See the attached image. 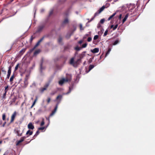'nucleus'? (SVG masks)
<instances>
[{"instance_id": "obj_43", "label": "nucleus", "mask_w": 155, "mask_h": 155, "mask_svg": "<svg viewBox=\"0 0 155 155\" xmlns=\"http://www.w3.org/2000/svg\"><path fill=\"white\" fill-rule=\"evenodd\" d=\"M18 66H19V64H18L16 65V66L15 67V71H16V70H17L18 69Z\"/></svg>"}, {"instance_id": "obj_38", "label": "nucleus", "mask_w": 155, "mask_h": 155, "mask_svg": "<svg viewBox=\"0 0 155 155\" xmlns=\"http://www.w3.org/2000/svg\"><path fill=\"white\" fill-rule=\"evenodd\" d=\"M98 38V35H95L94 37V40H97Z\"/></svg>"}, {"instance_id": "obj_37", "label": "nucleus", "mask_w": 155, "mask_h": 155, "mask_svg": "<svg viewBox=\"0 0 155 155\" xmlns=\"http://www.w3.org/2000/svg\"><path fill=\"white\" fill-rule=\"evenodd\" d=\"M44 124H45V122H44V119H43L41 121V123L40 125H41V126H43Z\"/></svg>"}, {"instance_id": "obj_36", "label": "nucleus", "mask_w": 155, "mask_h": 155, "mask_svg": "<svg viewBox=\"0 0 155 155\" xmlns=\"http://www.w3.org/2000/svg\"><path fill=\"white\" fill-rule=\"evenodd\" d=\"M119 42V41L118 40H116L113 43V45H117Z\"/></svg>"}, {"instance_id": "obj_33", "label": "nucleus", "mask_w": 155, "mask_h": 155, "mask_svg": "<svg viewBox=\"0 0 155 155\" xmlns=\"http://www.w3.org/2000/svg\"><path fill=\"white\" fill-rule=\"evenodd\" d=\"M108 31L107 30H106L105 32H104V34L103 35V36L104 37H105V36H106L107 35V33H108Z\"/></svg>"}, {"instance_id": "obj_64", "label": "nucleus", "mask_w": 155, "mask_h": 155, "mask_svg": "<svg viewBox=\"0 0 155 155\" xmlns=\"http://www.w3.org/2000/svg\"><path fill=\"white\" fill-rule=\"evenodd\" d=\"M65 15H68V14H67V13H65Z\"/></svg>"}, {"instance_id": "obj_62", "label": "nucleus", "mask_w": 155, "mask_h": 155, "mask_svg": "<svg viewBox=\"0 0 155 155\" xmlns=\"http://www.w3.org/2000/svg\"><path fill=\"white\" fill-rule=\"evenodd\" d=\"M42 64H41V69H42Z\"/></svg>"}, {"instance_id": "obj_59", "label": "nucleus", "mask_w": 155, "mask_h": 155, "mask_svg": "<svg viewBox=\"0 0 155 155\" xmlns=\"http://www.w3.org/2000/svg\"><path fill=\"white\" fill-rule=\"evenodd\" d=\"M114 27V25H112L110 26V28H113Z\"/></svg>"}, {"instance_id": "obj_12", "label": "nucleus", "mask_w": 155, "mask_h": 155, "mask_svg": "<svg viewBox=\"0 0 155 155\" xmlns=\"http://www.w3.org/2000/svg\"><path fill=\"white\" fill-rule=\"evenodd\" d=\"M28 127L29 129L33 130L34 128V125L31 123H30L28 124Z\"/></svg>"}, {"instance_id": "obj_13", "label": "nucleus", "mask_w": 155, "mask_h": 155, "mask_svg": "<svg viewBox=\"0 0 155 155\" xmlns=\"http://www.w3.org/2000/svg\"><path fill=\"white\" fill-rule=\"evenodd\" d=\"M33 134V131H31L30 130H28L26 132V135H27L26 137H28L29 136Z\"/></svg>"}, {"instance_id": "obj_4", "label": "nucleus", "mask_w": 155, "mask_h": 155, "mask_svg": "<svg viewBox=\"0 0 155 155\" xmlns=\"http://www.w3.org/2000/svg\"><path fill=\"white\" fill-rule=\"evenodd\" d=\"M45 27V24H42L38 26L36 31V33H40L41 32Z\"/></svg>"}, {"instance_id": "obj_53", "label": "nucleus", "mask_w": 155, "mask_h": 155, "mask_svg": "<svg viewBox=\"0 0 155 155\" xmlns=\"http://www.w3.org/2000/svg\"><path fill=\"white\" fill-rule=\"evenodd\" d=\"M10 75L11 74H7V78L8 79L9 78Z\"/></svg>"}, {"instance_id": "obj_49", "label": "nucleus", "mask_w": 155, "mask_h": 155, "mask_svg": "<svg viewBox=\"0 0 155 155\" xmlns=\"http://www.w3.org/2000/svg\"><path fill=\"white\" fill-rule=\"evenodd\" d=\"M25 51V49H22L20 51V53H24Z\"/></svg>"}, {"instance_id": "obj_34", "label": "nucleus", "mask_w": 155, "mask_h": 155, "mask_svg": "<svg viewBox=\"0 0 155 155\" xmlns=\"http://www.w3.org/2000/svg\"><path fill=\"white\" fill-rule=\"evenodd\" d=\"M105 21V20L104 18L101 19L100 21V23L101 24H103Z\"/></svg>"}, {"instance_id": "obj_56", "label": "nucleus", "mask_w": 155, "mask_h": 155, "mask_svg": "<svg viewBox=\"0 0 155 155\" xmlns=\"http://www.w3.org/2000/svg\"><path fill=\"white\" fill-rule=\"evenodd\" d=\"M101 26L100 25V24H98L97 25V28H99L101 27Z\"/></svg>"}, {"instance_id": "obj_60", "label": "nucleus", "mask_w": 155, "mask_h": 155, "mask_svg": "<svg viewBox=\"0 0 155 155\" xmlns=\"http://www.w3.org/2000/svg\"><path fill=\"white\" fill-rule=\"evenodd\" d=\"M14 0H10V2H12Z\"/></svg>"}, {"instance_id": "obj_57", "label": "nucleus", "mask_w": 155, "mask_h": 155, "mask_svg": "<svg viewBox=\"0 0 155 155\" xmlns=\"http://www.w3.org/2000/svg\"><path fill=\"white\" fill-rule=\"evenodd\" d=\"M6 122H5L3 124V125H2V126H3V127H4L5 126V124H6Z\"/></svg>"}, {"instance_id": "obj_21", "label": "nucleus", "mask_w": 155, "mask_h": 155, "mask_svg": "<svg viewBox=\"0 0 155 155\" xmlns=\"http://www.w3.org/2000/svg\"><path fill=\"white\" fill-rule=\"evenodd\" d=\"M66 0H59L58 1V3L59 4H62L64 3L66 1Z\"/></svg>"}, {"instance_id": "obj_25", "label": "nucleus", "mask_w": 155, "mask_h": 155, "mask_svg": "<svg viewBox=\"0 0 155 155\" xmlns=\"http://www.w3.org/2000/svg\"><path fill=\"white\" fill-rule=\"evenodd\" d=\"M6 115L4 113L2 114V119L3 120H5Z\"/></svg>"}, {"instance_id": "obj_31", "label": "nucleus", "mask_w": 155, "mask_h": 155, "mask_svg": "<svg viewBox=\"0 0 155 155\" xmlns=\"http://www.w3.org/2000/svg\"><path fill=\"white\" fill-rule=\"evenodd\" d=\"M2 71L5 74H6V71H5L4 68H1Z\"/></svg>"}, {"instance_id": "obj_19", "label": "nucleus", "mask_w": 155, "mask_h": 155, "mask_svg": "<svg viewBox=\"0 0 155 155\" xmlns=\"http://www.w3.org/2000/svg\"><path fill=\"white\" fill-rule=\"evenodd\" d=\"M116 14V12L114 13L111 15L108 18V21L110 20L111 18H112Z\"/></svg>"}, {"instance_id": "obj_52", "label": "nucleus", "mask_w": 155, "mask_h": 155, "mask_svg": "<svg viewBox=\"0 0 155 155\" xmlns=\"http://www.w3.org/2000/svg\"><path fill=\"white\" fill-rule=\"evenodd\" d=\"M81 59H81V58H79V59H78L77 60L78 61V62H79L81 61Z\"/></svg>"}, {"instance_id": "obj_35", "label": "nucleus", "mask_w": 155, "mask_h": 155, "mask_svg": "<svg viewBox=\"0 0 155 155\" xmlns=\"http://www.w3.org/2000/svg\"><path fill=\"white\" fill-rule=\"evenodd\" d=\"M75 49L77 51H79L81 49V48L78 46H76L75 48Z\"/></svg>"}, {"instance_id": "obj_30", "label": "nucleus", "mask_w": 155, "mask_h": 155, "mask_svg": "<svg viewBox=\"0 0 155 155\" xmlns=\"http://www.w3.org/2000/svg\"><path fill=\"white\" fill-rule=\"evenodd\" d=\"M62 39V38L61 37H60L58 39V42L60 43L61 42Z\"/></svg>"}, {"instance_id": "obj_40", "label": "nucleus", "mask_w": 155, "mask_h": 155, "mask_svg": "<svg viewBox=\"0 0 155 155\" xmlns=\"http://www.w3.org/2000/svg\"><path fill=\"white\" fill-rule=\"evenodd\" d=\"M118 24L116 25L114 27L113 30H115L117 27L118 26Z\"/></svg>"}, {"instance_id": "obj_11", "label": "nucleus", "mask_w": 155, "mask_h": 155, "mask_svg": "<svg viewBox=\"0 0 155 155\" xmlns=\"http://www.w3.org/2000/svg\"><path fill=\"white\" fill-rule=\"evenodd\" d=\"M28 75H27L26 76V77L25 79V81H24L25 85V87H26L28 84Z\"/></svg>"}, {"instance_id": "obj_26", "label": "nucleus", "mask_w": 155, "mask_h": 155, "mask_svg": "<svg viewBox=\"0 0 155 155\" xmlns=\"http://www.w3.org/2000/svg\"><path fill=\"white\" fill-rule=\"evenodd\" d=\"M110 51H111V49L110 48H108L107 51V52L106 53V56H107L109 54Z\"/></svg>"}, {"instance_id": "obj_29", "label": "nucleus", "mask_w": 155, "mask_h": 155, "mask_svg": "<svg viewBox=\"0 0 155 155\" xmlns=\"http://www.w3.org/2000/svg\"><path fill=\"white\" fill-rule=\"evenodd\" d=\"M7 93L4 92V94L2 97V98L3 99H5L6 98V95Z\"/></svg>"}, {"instance_id": "obj_18", "label": "nucleus", "mask_w": 155, "mask_h": 155, "mask_svg": "<svg viewBox=\"0 0 155 155\" xmlns=\"http://www.w3.org/2000/svg\"><path fill=\"white\" fill-rule=\"evenodd\" d=\"M38 99V97L37 96H36L34 102H33V103L32 106L31 107V108H32L35 105L36 102L37 101Z\"/></svg>"}, {"instance_id": "obj_23", "label": "nucleus", "mask_w": 155, "mask_h": 155, "mask_svg": "<svg viewBox=\"0 0 155 155\" xmlns=\"http://www.w3.org/2000/svg\"><path fill=\"white\" fill-rule=\"evenodd\" d=\"M94 67V66L93 65H90L89 67V71L91 70L92 68H93Z\"/></svg>"}, {"instance_id": "obj_7", "label": "nucleus", "mask_w": 155, "mask_h": 155, "mask_svg": "<svg viewBox=\"0 0 155 155\" xmlns=\"http://www.w3.org/2000/svg\"><path fill=\"white\" fill-rule=\"evenodd\" d=\"M58 108V105H57L55 107L54 110H53L51 114H50L49 117L48 118H46V119L47 120H48V121H49V117H51L56 112V110H57Z\"/></svg>"}, {"instance_id": "obj_3", "label": "nucleus", "mask_w": 155, "mask_h": 155, "mask_svg": "<svg viewBox=\"0 0 155 155\" xmlns=\"http://www.w3.org/2000/svg\"><path fill=\"white\" fill-rule=\"evenodd\" d=\"M49 84L50 82L47 83L44 85L43 87L40 88L39 89L40 92L41 93H43L46 90L49 86Z\"/></svg>"}, {"instance_id": "obj_28", "label": "nucleus", "mask_w": 155, "mask_h": 155, "mask_svg": "<svg viewBox=\"0 0 155 155\" xmlns=\"http://www.w3.org/2000/svg\"><path fill=\"white\" fill-rule=\"evenodd\" d=\"M62 97V96L61 95H59L56 97L57 100H58L59 99L61 100Z\"/></svg>"}, {"instance_id": "obj_10", "label": "nucleus", "mask_w": 155, "mask_h": 155, "mask_svg": "<svg viewBox=\"0 0 155 155\" xmlns=\"http://www.w3.org/2000/svg\"><path fill=\"white\" fill-rule=\"evenodd\" d=\"M27 137H26V136H24L21 137L20 140L17 141L16 143V145H18L20 143L22 142Z\"/></svg>"}, {"instance_id": "obj_58", "label": "nucleus", "mask_w": 155, "mask_h": 155, "mask_svg": "<svg viewBox=\"0 0 155 155\" xmlns=\"http://www.w3.org/2000/svg\"><path fill=\"white\" fill-rule=\"evenodd\" d=\"M16 98H14L12 99V102H15V101Z\"/></svg>"}, {"instance_id": "obj_8", "label": "nucleus", "mask_w": 155, "mask_h": 155, "mask_svg": "<svg viewBox=\"0 0 155 155\" xmlns=\"http://www.w3.org/2000/svg\"><path fill=\"white\" fill-rule=\"evenodd\" d=\"M106 8L105 6L103 5L102 6L98 11L96 12L94 15V16L95 17L98 14H100Z\"/></svg>"}, {"instance_id": "obj_22", "label": "nucleus", "mask_w": 155, "mask_h": 155, "mask_svg": "<svg viewBox=\"0 0 155 155\" xmlns=\"http://www.w3.org/2000/svg\"><path fill=\"white\" fill-rule=\"evenodd\" d=\"M14 78V74H13L12 75V76H11V77L10 79V82H12L13 81Z\"/></svg>"}, {"instance_id": "obj_32", "label": "nucleus", "mask_w": 155, "mask_h": 155, "mask_svg": "<svg viewBox=\"0 0 155 155\" xmlns=\"http://www.w3.org/2000/svg\"><path fill=\"white\" fill-rule=\"evenodd\" d=\"M57 93V91H52L51 93L50 94L51 95H54L55 94H56Z\"/></svg>"}, {"instance_id": "obj_27", "label": "nucleus", "mask_w": 155, "mask_h": 155, "mask_svg": "<svg viewBox=\"0 0 155 155\" xmlns=\"http://www.w3.org/2000/svg\"><path fill=\"white\" fill-rule=\"evenodd\" d=\"M39 130H37L36 131L35 134V135L33 137V138L36 137L38 135V134H39V133H40Z\"/></svg>"}, {"instance_id": "obj_16", "label": "nucleus", "mask_w": 155, "mask_h": 155, "mask_svg": "<svg viewBox=\"0 0 155 155\" xmlns=\"http://www.w3.org/2000/svg\"><path fill=\"white\" fill-rule=\"evenodd\" d=\"M16 133L17 134V135L18 136H21L22 135L23 132H20L19 130H17Z\"/></svg>"}, {"instance_id": "obj_20", "label": "nucleus", "mask_w": 155, "mask_h": 155, "mask_svg": "<svg viewBox=\"0 0 155 155\" xmlns=\"http://www.w3.org/2000/svg\"><path fill=\"white\" fill-rule=\"evenodd\" d=\"M11 69H12V66H10L8 67V74H11Z\"/></svg>"}, {"instance_id": "obj_44", "label": "nucleus", "mask_w": 155, "mask_h": 155, "mask_svg": "<svg viewBox=\"0 0 155 155\" xmlns=\"http://www.w3.org/2000/svg\"><path fill=\"white\" fill-rule=\"evenodd\" d=\"M92 40V38L91 37H88L87 38V41L88 42L91 41Z\"/></svg>"}, {"instance_id": "obj_46", "label": "nucleus", "mask_w": 155, "mask_h": 155, "mask_svg": "<svg viewBox=\"0 0 155 155\" xmlns=\"http://www.w3.org/2000/svg\"><path fill=\"white\" fill-rule=\"evenodd\" d=\"M35 38V37H33L32 36L31 37V38H30V42H31L32 41V40H33V39Z\"/></svg>"}, {"instance_id": "obj_6", "label": "nucleus", "mask_w": 155, "mask_h": 155, "mask_svg": "<svg viewBox=\"0 0 155 155\" xmlns=\"http://www.w3.org/2000/svg\"><path fill=\"white\" fill-rule=\"evenodd\" d=\"M47 35H45L42 37L37 43L33 48L34 49L35 48L38 47L40 44V43L44 39V38L45 37H47Z\"/></svg>"}, {"instance_id": "obj_39", "label": "nucleus", "mask_w": 155, "mask_h": 155, "mask_svg": "<svg viewBox=\"0 0 155 155\" xmlns=\"http://www.w3.org/2000/svg\"><path fill=\"white\" fill-rule=\"evenodd\" d=\"M87 44L86 43L84 44L83 45H82V48H85L87 46Z\"/></svg>"}, {"instance_id": "obj_51", "label": "nucleus", "mask_w": 155, "mask_h": 155, "mask_svg": "<svg viewBox=\"0 0 155 155\" xmlns=\"http://www.w3.org/2000/svg\"><path fill=\"white\" fill-rule=\"evenodd\" d=\"M68 49H69V47L68 46H67L64 47V50H65Z\"/></svg>"}, {"instance_id": "obj_17", "label": "nucleus", "mask_w": 155, "mask_h": 155, "mask_svg": "<svg viewBox=\"0 0 155 155\" xmlns=\"http://www.w3.org/2000/svg\"><path fill=\"white\" fill-rule=\"evenodd\" d=\"M128 14H127L125 16V17L123 19L122 21V24H124V22L127 19V18H128Z\"/></svg>"}, {"instance_id": "obj_42", "label": "nucleus", "mask_w": 155, "mask_h": 155, "mask_svg": "<svg viewBox=\"0 0 155 155\" xmlns=\"http://www.w3.org/2000/svg\"><path fill=\"white\" fill-rule=\"evenodd\" d=\"M51 101V98L50 97H48L47 100V102L48 104H49Z\"/></svg>"}, {"instance_id": "obj_24", "label": "nucleus", "mask_w": 155, "mask_h": 155, "mask_svg": "<svg viewBox=\"0 0 155 155\" xmlns=\"http://www.w3.org/2000/svg\"><path fill=\"white\" fill-rule=\"evenodd\" d=\"M8 87H8V85L6 87H5V89L4 90V92H6V93L7 92L8 90Z\"/></svg>"}, {"instance_id": "obj_45", "label": "nucleus", "mask_w": 155, "mask_h": 155, "mask_svg": "<svg viewBox=\"0 0 155 155\" xmlns=\"http://www.w3.org/2000/svg\"><path fill=\"white\" fill-rule=\"evenodd\" d=\"M79 26H80V27L81 30H84V28H82V24H80V25Z\"/></svg>"}, {"instance_id": "obj_14", "label": "nucleus", "mask_w": 155, "mask_h": 155, "mask_svg": "<svg viewBox=\"0 0 155 155\" xmlns=\"http://www.w3.org/2000/svg\"><path fill=\"white\" fill-rule=\"evenodd\" d=\"M91 52L93 53H95L98 52L99 49L97 48H95L93 50H91Z\"/></svg>"}, {"instance_id": "obj_9", "label": "nucleus", "mask_w": 155, "mask_h": 155, "mask_svg": "<svg viewBox=\"0 0 155 155\" xmlns=\"http://www.w3.org/2000/svg\"><path fill=\"white\" fill-rule=\"evenodd\" d=\"M17 113L16 111H15L12 114L11 116V119L10 120V123H12L13 122L15 119V117L16 116Z\"/></svg>"}, {"instance_id": "obj_50", "label": "nucleus", "mask_w": 155, "mask_h": 155, "mask_svg": "<svg viewBox=\"0 0 155 155\" xmlns=\"http://www.w3.org/2000/svg\"><path fill=\"white\" fill-rule=\"evenodd\" d=\"M53 13V10L51 11L49 13V15H51Z\"/></svg>"}, {"instance_id": "obj_47", "label": "nucleus", "mask_w": 155, "mask_h": 155, "mask_svg": "<svg viewBox=\"0 0 155 155\" xmlns=\"http://www.w3.org/2000/svg\"><path fill=\"white\" fill-rule=\"evenodd\" d=\"M39 50H36V51L35 52H34V54H37L38 53H39Z\"/></svg>"}, {"instance_id": "obj_55", "label": "nucleus", "mask_w": 155, "mask_h": 155, "mask_svg": "<svg viewBox=\"0 0 155 155\" xmlns=\"http://www.w3.org/2000/svg\"><path fill=\"white\" fill-rule=\"evenodd\" d=\"M83 42V41L82 40H81L79 41L78 43L79 44H81Z\"/></svg>"}, {"instance_id": "obj_48", "label": "nucleus", "mask_w": 155, "mask_h": 155, "mask_svg": "<svg viewBox=\"0 0 155 155\" xmlns=\"http://www.w3.org/2000/svg\"><path fill=\"white\" fill-rule=\"evenodd\" d=\"M71 92V88L70 87H69V91L67 92L66 94H68L69 93H70Z\"/></svg>"}, {"instance_id": "obj_41", "label": "nucleus", "mask_w": 155, "mask_h": 155, "mask_svg": "<svg viewBox=\"0 0 155 155\" xmlns=\"http://www.w3.org/2000/svg\"><path fill=\"white\" fill-rule=\"evenodd\" d=\"M45 128V127H39L38 128V130H44Z\"/></svg>"}, {"instance_id": "obj_5", "label": "nucleus", "mask_w": 155, "mask_h": 155, "mask_svg": "<svg viewBox=\"0 0 155 155\" xmlns=\"http://www.w3.org/2000/svg\"><path fill=\"white\" fill-rule=\"evenodd\" d=\"M69 21L68 18L66 17L63 21L61 24V26L64 27L69 23Z\"/></svg>"}, {"instance_id": "obj_1", "label": "nucleus", "mask_w": 155, "mask_h": 155, "mask_svg": "<svg viewBox=\"0 0 155 155\" xmlns=\"http://www.w3.org/2000/svg\"><path fill=\"white\" fill-rule=\"evenodd\" d=\"M67 77L66 78H62L61 80L59 82V84L60 85H62L64 82H70L71 79V76L68 74H67Z\"/></svg>"}, {"instance_id": "obj_63", "label": "nucleus", "mask_w": 155, "mask_h": 155, "mask_svg": "<svg viewBox=\"0 0 155 155\" xmlns=\"http://www.w3.org/2000/svg\"><path fill=\"white\" fill-rule=\"evenodd\" d=\"M2 142V141H0V144H1Z\"/></svg>"}, {"instance_id": "obj_61", "label": "nucleus", "mask_w": 155, "mask_h": 155, "mask_svg": "<svg viewBox=\"0 0 155 155\" xmlns=\"http://www.w3.org/2000/svg\"><path fill=\"white\" fill-rule=\"evenodd\" d=\"M3 155H6V153H5Z\"/></svg>"}, {"instance_id": "obj_2", "label": "nucleus", "mask_w": 155, "mask_h": 155, "mask_svg": "<svg viewBox=\"0 0 155 155\" xmlns=\"http://www.w3.org/2000/svg\"><path fill=\"white\" fill-rule=\"evenodd\" d=\"M74 58L73 57L71 58L70 60L69 63L71 65L74 67H76L79 64V62L77 60L76 61H74Z\"/></svg>"}, {"instance_id": "obj_54", "label": "nucleus", "mask_w": 155, "mask_h": 155, "mask_svg": "<svg viewBox=\"0 0 155 155\" xmlns=\"http://www.w3.org/2000/svg\"><path fill=\"white\" fill-rule=\"evenodd\" d=\"M121 18H122V15L121 14H120L119 16V18L120 19Z\"/></svg>"}, {"instance_id": "obj_15", "label": "nucleus", "mask_w": 155, "mask_h": 155, "mask_svg": "<svg viewBox=\"0 0 155 155\" xmlns=\"http://www.w3.org/2000/svg\"><path fill=\"white\" fill-rule=\"evenodd\" d=\"M86 53V51H83V52L81 54L79 55V57L81 58V59H82L85 56V54Z\"/></svg>"}]
</instances>
